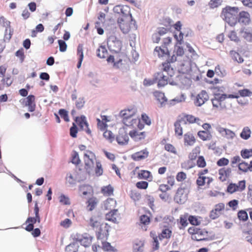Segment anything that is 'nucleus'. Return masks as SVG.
Instances as JSON below:
<instances>
[{"label":"nucleus","mask_w":252,"mask_h":252,"mask_svg":"<svg viewBox=\"0 0 252 252\" xmlns=\"http://www.w3.org/2000/svg\"><path fill=\"white\" fill-rule=\"evenodd\" d=\"M161 228V232L157 235L155 231H151L150 236L153 239L152 246L154 251L158 250L159 249L158 240L162 241L163 239L168 240L171 238L172 235V227L169 225L160 224Z\"/></svg>","instance_id":"1"},{"label":"nucleus","mask_w":252,"mask_h":252,"mask_svg":"<svg viewBox=\"0 0 252 252\" xmlns=\"http://www.w3.org/2000/svg\"><path fill=\"white\" fill-rule=\"evenodd\" d=\"M136 113V108L134 106H131L122 110L120 115L122 118L123 123L127 126H131L136 124L137 121L136 119L133 118Z\"/></svg>","instance_id":"2"},{"label":"nucleus","mask_w":252,"mask_h":252,"mask_svg":"<svg viewBox=\"0 0 252 252\" xmlns=\"http://www.w3.org/2000/svg\"><path fill=\"white\" fill-rule=\"evenodd\" d=\"M238 8L227 6L223 8L221 16L229 25L233 26L237 23V14Z\"/></svg>","instance_id":"3"},{"label":"nucleus","mask_w":252,"mask_h":252,"mask_svg":"<svg viewBox=\"0 0 252 252\" xmlns=\"http://www.w3.org/2000/svg\"><path fill=\"white\" fill-rule=\"evenodd\" d=\"M118 23L122 32L124 33H127L132 30H136L135 25L128 16L122 15L118 19Z\"/></svg>","instance_id":"4"},{"label":"nucleus","mask_w":252,"mask_h":252,"mask_svg":"<svg viewBox=\"0 0 252 252\" xmlns=\"http://www.w3.org/2000/svg\"><path fill=\"white\" fill-rule=\"evenodd\" d=\"M208 172V169H205L198 172V177L196 181V184L198 189H201V187L205 185H206L207 188H209L210 184L213 181V178L204 176Z\"/></svg>","instance_id":"5"},{"label":"nucleus","mask_w":252,"mask_h":252,"mask_svg":"<svg viewBox=\"0 0 252 252\" xmlns=\"http://www.w3.org/2000/svg\"><path fill=\"white\" fill-rule=\"evenodd\" d=\"M226 98L227 94H215L214 97L211 100L213 107L220 109L225 108Z\"/></svg>","instance_id":"6"},{"label":"nucleus","mask_w":252,"mask_h":252,"mask_svg":"<svg viewBox=\"0 0 252 252\" xmlns=\"http://www.w3.org/2000/svg\"><path fill=\"white\" fill-rule=\"evenodd\" d=\"M178 117L183 123L185 125L196 124L198 125L201 126V124L203 123L202 121L200 118L190 114L183 113Z\"/></svg>","instance_id":"7"},{"label":"nucleus","mask_w":252,"mask_h":252,"mask_svg":"<svg viewBox=\"0 0 252 252\" xmlns=\"http://www.w3.org/2000/svg\"><path fill=\"white\" fill-rule=\"evenodd\" d=\"M246 189V181L242 180L238 183H230L227 187L226 191L227 192L232 194L235 192H241Z\"/></svg>","instance_id":"8"},{"label":"nucleus","mask_w":252,"mask_h":252,"mask_svg":"<svg viewBox=\"0 0 252 252\" xmlns=\"http://www.w3.org/2000/svg\"><path fill=\"white\" fill-rule=\"evenodd\" d=\"M188 198V193L185 188H179L174 197V200L179 204H183Z\"/></svg>","instance_id":"9"},{"label":"nucleus","mask_w":252,"mask_h":252,"mask_svg":"<svg viewBox=\"0 0 252 252\" xmlns=\"http://www.w3.org/2000/svg\"><path fill=\"white\" fill-rule=\"evenodd\" d=\"M116 140L120 145H125L128 143L129 137L127 132L124 129L119 130L118 134L116 137Z\"/></svg>","instance_id":"10"},{"label":"nucleus","mask_w":252,"mask_h":252,"mask_svg":"<svg viewBox=\"0 0 252 252\" xmlns=\"http://www.w3.org/2000/svg\"><path fill=\"white\" fill-rule=\"evenodd\" d=\"M93 155V154L91 152L88 151V153H85L84 156L85 168L89 173L92 170L94 166V161L91 158V157Z\"/></svg>","instance_id":"11"},{"label":"nucleus","mask_w":252,"mask_h":252,"mask_svg":"<svg viewBox=\"0 0 252 252\" xmlns=\"http://www.w3.org/2000/svg\"><path fill=\"white\" fill-rule=\"evenodd\" d=\"M107 45L111 50L114 52H118L121 48L122 43L119 40L117 39L116 37H111L108 40Z\"/></svg>","instance_id":"12"},{"label":"nucleus","mask_w":252,"mask_h":252,"mask_svg":"<svg viewBox=\"0 0 252 252\" xmlns=\"http://www.w3.org/2000/svg\"><path fill=\"white\" fill-rule=\"evenodd\" d=\"M209 99L208 94L205 91H202L198 94L195 99L194 104L197 106H201Z\"/></svg>","instance_id":"13"},{"label":"nucleus","mask_w":252,"mask_h":252,"mask_svg":"<svg viewBox=\"0 0 252 252\" xmlns=\"http://www.w3.org/2000/svg\"><path fill=\"white\" fill-rule=\"evenodd\" d=\"M35 96L33 95H29L26 98L24 99L25 102V105L28 107V110L30 112H33L36 107L35 103Z\"/></svg>","instance_id":"14"},{"label":"nucleus","mask_w":252,"mask_h":252,"mask_svg":"<svg viewBox=\"0 0 252 252\" xmlns=\"http://www.w3.org/2000/svg\"><path fill=\"white\" fill-rule=\"evenodd\" d=\"M156 83L158 87H164L168 84V77L162 72H158L155 75Z\"/></svg>","instance_id":"15"},{"label":"nucleus","mask_w":252,"mask_h":252,"mask_svg":"<svg viewBox=\"0 0 252 252\" xmlns=\"http://www.w3.org/2000/svg\"><path fill=\"white\" fill-rule=\"evenodd\" d=\"M129 135L134 141H139L145 139L146 136V132L145 131L139 132L137 130L133 129L129 131Z\"/></svg>","instance_id":"16"},{"label":"nucleus","mask_w":252,"mask_h":252,"mask_svg":"<svg viewBox=\"0 0 252 252\" xmlns=\"http://www.w3.org/2000/svg\"><path fill=\"white\" fill-rule=\"evenodd\" d=\"M184 54V50L182 47L175 46L174 50L173 52V55L171 56L170 59V62L174 63L177 60L178 57H182Z\"/></svg>","instance_id":"17"},{"label":"nucleus","mask_w":252,"mask_h":252,"mask_svg":"<svg viewBox=\"0 0 252 252\" xmlns=\"http://www.w3.org/2000/svg\"><path fill=\"white\" fill-rule=\"evenodd\" d=\"M240 33L247 41L252 42V28H243L241 29Z\"/></svg>","instance_id":"18"},{"label":"nucleus","mask_w":252,"mask_h":252,"mask_svg":"<svg viewBox=\"0 0 252 252\" xmlns=\"http://www.w3.org/2000/svg\"><path fill=\"white\" fill-rule=\"evenodd\" d=\"M239 22L242 23L244 25H248L251 22V16L250 14L246 11H242L239 13Z\"/></svg>","instance_id":"19"},{"label":"nucleus","mask_w":252,"mask_h":252,"mask_svg":"<svg viewBox=\"0 0 252 252\" xmlns=\"http://www.w3.org/2000/svg\"><path fill=\"white\" fill-rule=\"evenodd\" d=\"M149 156V152L147 149L137 152L132 155L133 160L138 161L147 158Z\"/></svg>","instance_id":"20"},{"label":"nucleus","mask_w":252,"mask_h":252,"mask_svg":"<svg viewBox=\"0 0 252 252\" xmlns=\"http://www.w3.org/2000/svg\"><path fill=\"white\" fill-rule=\"evenodd\" d=\"M144 242L143 240L137 239L133 242V252H143Z\"/></svg>","instance_id":"21"},{"label":"nucleus","mask_w":252,"mask_h":252,"mask_svg":"<svg viewBox=\"0 0 252 252\" xmlns=\"http://www.w3.org/2000/svg\"><path fill=\"white\" fill-rule=\"evenodd\" d=\"M117 205L116 201L111 198H108L106 199L104 203V207L106 210H116L115 207Z\"/></svg>","instance_id":"22"},{"label":"nucleus","mask_w":252,"mask_h":252,"mask_svg":"<svg viewBox=\"0 0 252 252\" xmlns=\"http://www.w3.org/2000/svg\"><path fill=\"white\" fill-rule=\"evenodd\" d=\"M117 212L118 210H111L109 213L106 214V219L115 223L118 222L119 216L117 214Z\"/></svg>","instance_id":"23"},{"label":"nucleus","mask_w":252,"mask_h":252,"mask_svg":"<svg viewBox=\"0 0 252 252\" xmlns=\"http://www.w3.org/2000/svg\"><path fill=\"white\" fill-rule=\"evenodd\" d=\"M184 142L185 145L192 146L196 142V139L193 134L188 132L184 135Z\"/></svg>","instance_id":"24"},{"label":"nucleus","mask_w":252,"mask_h":252,"mask_svg":"<svg viewBox=\"0 0 252 252\" xmlns=\"http://www.w3.org/2000/svg\"><path fill=\"white\" fill-rule=\"evenodd\" d=\"M154 53L155 55H157L159 58L169 54V51L167 48H161L159 46L155 48Z\"/></svg>","instance_id":"25"},{"label":"nucleus","mask_w":252,"mask_h":252,"mask_svg":"<svg viewBox=\"0 0 252 252\" xmlns=\"http://www.w3.org/2000/svg\"><path fill=\"white\" fill-rule=\"evenodd\" d=\"M197 135L203 141H210L212 138L209 131L200 130L197 132Z\"/></svg>","instance_id":"26"},{"label":"nucleus","mask_w":252,"mask_h":252,"mask_svg":"<svg viewBox=\"0 0 252 252\" xmlns=\"http://www.w3.org/2000/svg\"><path fill=\"white\" fill-rule=\"evenodd\" d=\"M170 60L163 63L160 66V69L162 71L166 72L170 76H172L173 69L170 65Z\"/></svg>","instance_id":"27"},{"label":"nucleus","mask_w":252,"mask_h":252,"mask_svg":"<svg viewBox=\"0 0 252 252\" xmlns=\"http://www.w3.org/2000/svg\"><path fill=\"white\" fill-rule=\"evenodd\" d=\"M93 237L89 235L83 236L81 239L78 240L80 244L85 247H89L92 243Z\"/></svg>","instance_id":"28"},{"label":"nucleus","mask_w":252,"mask_h":252,"mask_svg":"<svg viewBox=\"0 0 252 252\" xmlns=\"http://www.w3.org/2000/svg\"><path fill=\"white\" fill-rule=\"evenodd\" d=\"M154 95L156 99L163 105L167 101L164 94L159 91H156L154 93Z\"/></svg>","instance_id":"29"},{"label":"nucleus","mask_w":252,"mask_h":252,"mask_svg":"<svg viewBox=\"0 0 252 252\" xmlns=\"http://www.w3.org/2000/svg\"><path fill=\"white\" fill-rule=\"evenodd\" d=\"M13 81V80L10 76L3 78L0 84V90H3L5 87L10 86Z\"/></svg>","instance_id":"30"},{"label":"nucleus","mask_w":252,"mask_h":252,"mask_svg":"<svg viewBox=\"0 0 252 252\" xmlns=\"http://www.w3.org/2000/svg\"><path fill=\"white\" fill-rule=\"evenodd\" d=\"M77 179V173L76 171L69 173L66 177V181L69 185L75 184Z\"/></svg>","instance_id":"31"},{"label":"nucleus","mask_w":252,"mask_h":252,"mask_svg":"<svg viewBox=\"0 0 252 252\" xmlns=\"http://www.w3.org/2000/svg\"><path fill=\"white\" fill-rule=\"evenodd\" d=\"M181 123H183V122L179 117L174 123L175 133L176 135L178 136H181L183 135V128L181 126Z\"/></svg>","instance_id":"32"},{"label":"nucleus","mask_w":252,"mask_h":252,"mask_svg":"<svg viewBox=\"0 0 252 252\" xmlns=\"http://www.w3.org/2000/svg\"><path fill=\"white\" fill-rule=\"evenodd\" d=\"M75 121L80 128L82 129H84L85 127L89 126V125L86 121V118L84 116L80 117H76Z\"/></svg>","instance_id":"33"},{"label":"nucleus","mask_w":252,"mask_h":252,"mask_svg":"<svg viewBox=\"0 0 252 252\" xmlns=\"http://www.w3.org/2000/svg\"><path fill=\"white\" fill-rule=\"evenodd\" d=\"M114 189L111 185H109L106 186H103L101 188V192L104 195L109 196L113 194Z\"/></svg>","instance_id":"34"},{"label":"nucleus","mask_w":252,"mask_h":252,"mask_svg":"<svg viewBox=\"0 0 252 252\" xmlns=\"http://www.w3.org/2000/svg\"><path fill=\"white\" fill-rule=\"evenodd\" d=\"M102 249L105 252H116L117 250L112 246L110 243L103 242L102 243Z\"/></svg>","instance_id":"35"},{"label":"nucleus","mask_w":252,"mask_h":252,"mask_svg":"<svg viewBox=\"0 0 252 252\" xmlns=\"http://www.w3.org/2000/svg\"><path fill=\"white\" fill-rule=\"evenodd\" d=\"M205 232L200 228L199 231L192 236V239L197 241H201L205 239Z\"/></svg>","instance_id":"36"},{"label":"nucleus","mask_w":252,"mask_h":252,"mask_svg":"<svg viewBox=\"0 0 252 252\" xmlns=\"http://www.w3.org/2000/svg\"><path fill=\"white\" fill-rule=\"evenodd\" d=\"M151 176L150 171L145 170H142L137 173V177L139 179H148Z\"/></svg>","instance_id":"37"},{"label":"nucleus","mask_w":252,"mask_h":252,"mask_svg":"<svg viewBox=\"0 0 252 252\" xmlns=\"http://www.w3.org/2000/svg\"><path fill=\"white\" fill-rule=\"evenodd\" d=\"M97 55L100 58L107 57L108 52L105 47L101 46L97 50Z\"/></svg>","instance_id":"38"},{"label":"nucleus","mask_w":252,"mask_h":252,"mask_svg":"<svg viewBox=\"0 0 252 252\" xmlns=\"http://www.w3.org/2000/svg\"><path fill=\"white\" fill-rule=\"evenodd\" d=\"M103 136L110 143H112L115 139V135L113 134L112 131L108 130H106L103 132Z\"/></svg>","instance_id":"39"},{"label":"nucleus","mask_w":252,"mask_h":252,"mask_svg":"<svg viewBox=\"0 0 252 252\" xmlns=\"http://www.w3.org/2000/svg\"><path fill=\"white\" fill-rule=\"evenodd\" d=\"M88 205L87 207L89 211H92L94 210L96 206L97 200V199L95 197H92L89 199L88 200Z\"/></svg>","instance_id":"40"},{"label":"nucleus","mask_w":252,"mask_h":252,"mask_svg":"<svg viewBox=\"0 0 252 252\" xmlns=\"http://www.w3.org/2000/svg\"><path fill=\"white\" fill-rule=\"evenodd\" d=\"M251 131L248 127H245L240 134L242 138L247 140L250 137Z\"/></svg>","instance_id":"41"},{"label":"nucleus","mask_w":252,"mask_h":252,"mask_svg":"<svg viewBox=\"0 0 252 252\" xmlns=\"http://www.w3.org/2000/svg\"><path fill=\"white\" fill-rule=\"evenodd\" d=\"M219 178L220 181L223 182L227 178V171L224 168H221L219 170Z\"/></svg>","instance_id":"42"},{"label":"nucleus","mask_w":252,"mask_h":252,"mask_svg":"<svg viewBox=\"0 0 252 252\" xmlns=\"http://www.w3.org/2000/svg\"><path fill=\"white\" fill-rule=\"evenodd\" d=\"M230 54L232 58V59L237 61L238 63H241L243 62V59L242 57L239 55V54L234 51H231L230 52Z\"/></svg>","instance_id":"43"},{"label":"nucleus","mask_w":252,"mask_h":252,"mask_svg":"<svg viewBox=\"0 0 252 252\" xmlns=\"http://www.w3.org/2000/svg\"><path fill=\"white\" fill-rule=\"evenodd\" d=\"M244 235H252V223L249 222L245 225L243 229Z\"/></svg>","instance_id":"44"},{"label":"nucleus","mask_w":252,"mask_h":252,"mask_svg":"<svg viewBox=\"0 0 252 252\" xmlns=\"http://www.w3.org/2000/svg\"><path fill=\"white\" fill-rule=\"evenodd\" d=\"M188 214L185 213L184 215H181L180 217V221L179 223L182 225L183 227H186L188 224Z\"/></svg>","instance_id":"45"},{"label":"nucleus","mask_w":252,"mask_h":252,"mask_svg":"<svg viewBox=\"0 0 252 252\" xmlns=\"http://www.w3.org/2000/svg\"><path fill=\"white\" fill-rule=\"evenodd\" d=\"M241 156L243 158H249L252 157V149H243L241 151Z\"/></svg>","instance_id":"46"},{"label":"nucleus","mask_w":252,"mask_h":252,"mask_svg":"<svg viewBox=\"0 0 252 252\" xmlns=\"http://www.w3.org/2000/svg\"><path fill=\"white\" fill-rule=\"evenodd\" d=\"M228 36L231 40L235 42H239L240 41L239 37L238 36L236 32L234 31H230Z\"/></svg>","instance_id":"47"},{"label":"nucleus","mask_w":252,"mask_h":252,"mask_svg":"<svg viewBox=\"0 0 252 252\" xmlns=\"http://www.w3.org/2000/svg\"><path fill=\"white\" fill-rule=\"evenodd\" d=\"M238 168L240 170L246 172L249 170V166L248 163L242 161L238 165Z\"/></svg>","instance_id":"48"},{"label":"nucleus","mask_w":252,"mask_h":252,"mask_svg":"<svg viewBox=\"0 0 252 252\" xmlns=\"http://www.w3.org/2000/svg\"><path fill=\"white\" fill-rule=\"evenodd\" d=\"M60 202L63 205H68L70 204V199L69 197L63 194H61L59 197Z\"/></svg>","instance_id":"49"},{"label":"nucleus","mask_w":252,"mask_h":252,"mask_svg":"<svg viewBox=\"0 0 252 252\" xmlns=\"http://www.w3.org/2000/svg\"><path fill=\"white\" fill-rule=\"evenodd\" d=\"M196 165L198 167L204 168L206 166V162L204 158L202 156H199L196 161Z\"/></svg>","instance_id":"50"},{"label":"nucleus","mask_w":252,"mask_h":252,"mask_svg":"<svg viewBox=\"0 0 252 252\" xmlns=\"http://www.w3.org/2000/svg\"><path fill=\"white\" fill-rule=\"evenodd\" d=\"M97 127L101 131H103L108 126L106 123L101 121L99 118L96 119Z\"/></svg>","instance_id":"51"},{"label":"nucleus","mask_w":252,"mask_h":252,"mask_svg":"<svg viewBox=\"0 0 252 252\" xmlns=\"http://www.w3.org/2000/svg\"><path fill=\"white\" fill-rule=\"evenodd\" d=\"M199 148L198 147H196L193 149L192 151L189 153V158L191 160H194L197 157V155L199 154Z\"/></svg>","instance_id":"52"},{"label":"nucleus","mask_w":252,"mask_h":252,"mask_svg":"<svg viewBox=\"0 0 252 252\" xmlns=\"http://www.w3.org/2000/svg\"><path fill=\"white\" fill-rule=\"evenodd\" d=\"M188 220L189 223L193 225H199L200 224V220L194 216H188Z\"/></svg>","instance_id":"53"},{"label":"nucleus","mask_w":252,"mask_h":252,"mask_svg":"<svg viewBox=\"0 0 252 252\" xmlns=\"http://www.w3.org/2000/svg\"><path fill=\"white\" fill-rule=\"evenodd\" d=\"M239 96L246 97L252 95V92L248 89L240 90L238 91Z\"/></svg>","instance_id":"54"},{"label":"nucleus","mask_w":252,"mask_h":252,"mask_svg":"<svg viewBox=\"0 0 252 252\" xmlns=\"http://www.w3.org/2000/svg\"><path fill=\"white\" fill-rule=\"evenodd\" d=\"M90 187L89 186L83 185L79 187V192L83 195H86L88 194V191L90 190Z\"/></svg>","instance_id":"55"},{"label":"nucleus","mask_w":252,"mask_h":252,"mask_svg":"<svg viewBox=\"0 0 252 252\" xmlns=\"http://www.w3.org/2000/svg\"><path fill=\"white\" fill-rule=\"evenodd\" d=\"M222 0H210L209 2V5L211 8H214L220 5Z\"/></svg>","instance_id":"56"},{"label":"nucleus","mask_w":252,"mask_h":252,"mask_svg":"<svg viewBox=\"0 0 252 252\" xmlns=\"http://www.w3.org/2000/svg\"><path fill=\"white\" fill-rule=\"evenodd\" d=\"M59 113L61 117L63 119L65 122H68L69 121L68 113L66 110L64 109H60L59 111Z\"/></svg>","instance_id":"57"},{"label":"nucleus","mask_w":252,"mask_h":252,"mask_svg":"<svg viewBox=\"0 0 252 252\" xmlns=\"http://www.w3.org/2000/svg\"><path fill=\"white\" fill-rule=\"evenodd\" d=\"M136 187L141 189H145L148 187V183L146 181H139L136 183Z\"/></svg>","instance_id":"58"},{"label":"nucleus","mask_w":252,"mask_h":252,"mask_svg":"<svg viewBox=\"0 0 252 252\" xmlns=\"http://www.w3.org/2000/svg\"><path fill=\"white\" fill-rule=\"evenodd\" d=\"M168 220L170 222L172 221V220L171 219V217L167 216L162 218L161 216H158L155 218V221L157 222L163 221V222H166Z\"/></svg>","instance_id":"59"},{"label":"nucleus","mask_w":252,"mask_h":252,"mask_svg":"<svg viewBox=\"0 0 252 252\" xmlns=\"http://www.w3.org/2000/svg\"><path fill=\"white\" fill-rule=\"evenodd\" d=\"M238 217L240 220H246L248 219V216L245 211L241 210L238 213Z\"/></svg>","instance_id":"60"},{"label":"nucleus","mask_w":252,"mask_h":252,"mask_svg":"<svg viewBox=\"0 0 252 252\" xmlns=\"http://www.w3.org/2000/svg\"><path fill=\"white\" fill-rule=\"evenodd\" d=\"M164 149L166 151L173 153L176 154V150L175 147L171 144H166L164 145Z\"/></svg>","instance_id":"61"},{"label":"nucleus","mask_w":252,"mask_h":252,"mask_svg":"<svg viewBox=\"0 0 252 252\" xmlns=\"http://www.w3.org/2000/svg\"><path fill=\"white\" fill-rule=\"evenodd\" d=\"M140 221L142 224L148 225L150 222V219L148 216L143 215L140 218Z\"/></svg>","instance_id":"62"},{"label":"nucleus","mask_w":252,"mask_h":252,"mask_svg":"<svg viewBox=\"0 0 252 252\" xmlns=\"http://www.w3.org/2000/svg\"><path fill=\"white\" fill-rule=\"evenodd\" d=\"M72 162L76 165H78L81 162V160L79 158V155L76 152H74L72 155Z\"/></svg>","instance_id":"63"},{"label":"nucleus","mask_w":252,"mask_h":252,"mask_svg":"<svg viewBox=\"0 0 252 252\" xmlns=\"http://www.w3.org/2000/svg\"><path fill=\"white\" fill-rule=\"evenodd\" d=\"M78 132V129L74 123L73 124L72 126L70 128V135L71 137L75 138L77 137V133Z\"/></svg>","instance_id":"64"}]
</instances>
